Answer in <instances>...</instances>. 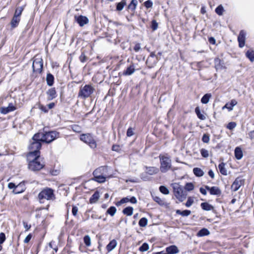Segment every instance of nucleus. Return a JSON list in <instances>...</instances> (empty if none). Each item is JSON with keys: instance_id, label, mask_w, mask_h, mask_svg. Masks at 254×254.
Instances as JSON below:
<instances>
[{"instance_id": "1", "label": "nucleus", "mask_w": 254, "mask_h": 254, "mask_svg": "<svg viewBox=\"0 0 254 254\" xmlns=\"http://www.w3.org/2000/svg\"><path fill=\"white\" fill-rule=\"evenodd\" d=\"M60 136L59 132L56 131H51L48 132H39L34 135V139L41 140L42 142L51 143Z\"/></svg>"}, {"instance_id": "2", "label": "nucleus", "mask_w": 254, "mask_h": 254, "mask_svg": "<svg viewBox=\"0 0 254 254\" xmlns=\"http://www.w3.org/2000/svg\"><path fill=\"white\" fill-rule=\"evenodd\" d=\"M41 140H37L32 138V141L29 146V152L27 155V158L31 159L34 156L37 157L40 155L39 150L41 147Z\"/></svg>"}, {"instance_id": "3", "label": "nucleus", "mask_w": 254, "mask_h": 254, "mask_svg": "<svg viewBox=\"0 0 254 254\" xmlns=\"http://www.w3.org/2000/svg\"><path fill=\"white\" fill-rule=\"evenodd\" d=\"M40 155L38 156H34L31 159L27 158L29 162L28 167L29 169L33 171H39L42 169L44 164L40 161Z\"/></svg>"}, {"instance_id": "4", "label": "nucleus", "mask_w": 254, "mask_h": 254, "mask_svg": "<svg viewBox=\"0 0 254 254\" xmlns=\"http://www.w3.org/2000/svg\"><path fill=\"white\" fill-rule=\"evenodd\" d=\"M38 198L41 203L44 202V200H54L55 195L54 193V190L49 188L43 189L38 194Z\"/></svg>"}, {"instance_id": "5", "label": "nucleus", "mask_w": 254, "mask_h": 254, "mask_svg": "<svg viewBox=\"0 0 254 254\" xmlns=\"http://www.w3.org/2000/svg\"><path fill=\"white\" fill-rule=\"evenodd\" d=\"M95 89L89 84H86L83 87H81L78 94V97L85 99L91 95Z\"/></svg>"}, {"instance_id": "6", "label": "nucleus", "mask_w": 254, "mask_h": 254, "mask_svg": "<svg viewBox=\"0 0 254 254\" xmlns=\"http://www.w3.org/2000/svg\"><path fill=\"white\" fill-rule=\"evenodd\" d=\"M160 169L162 173H166L171 168V160L170 157L164 155H160Z\"/></svg>"}, {"instance_id": "7", "label": "nucleus", "mask_w": 254, "mask_h": 254, "mask_svg": "<svg viewBox=\"0 0 254 254\" xmlns=\"http://www.w3.org/2000/svg\"><path fill=\"white\" fill-rule=\"evenodd\" d=\"M173 191L176 197L180 201H184L187 196V193L184 191L183 188L178 184L173 185Z\"/></svg>"}, {"instance_id": "8", "label": "nucleus", "mask_w": 254, "mask_h": 254, "mask_svg": "<svg viewBox=\"0 0 254 254\" xmlns=\"http://www.w3.org/2000/svg\"><path fill=\"white\" fill-rule=\"evenodd\" d=\"M80 139L82 141L88 144L92 148H95L97 147L95 140L90 133L81 134Z\"/></svg>"}, {"instance_id": "9", "label": "nucleus", "mask_w": 254, "mask_h": 254, "mask_svg": "<svg viewBox=\"0 0 254 254\" xmlns=\"http://www.w3.org/2000/svg\"><path fill=\"white\" fill-rule=\"evenodd\" d=\"M43 60L41 58H35L32 64L33 71L34 72L41 73L43 68Z\"/></svg>"}, {"instance_id": "10", "label": "nucleus", "mask_w": 254, "mask_h": 254, "mask_svg": "<svg viewBox=\"0 0 254 254\" xmlns=\"http://www.w3.org/2000/svg\"><path fill=\"white\" fill-rule=\"evenodd\" d=\"M245 180L242 177H237L231 186V189L234 191H237L240 188L244 185Z\"/></svg>"}, {"instance_id": "11", "label": "nucleus", "mask_w": 254, "mask_h": 254, "mask_svg": "<svg viewBox=\"0 0 254 254\" xmlns=\"http://www.w3.org/2000/svg\"><path fill=\"white\" fill-rule=\"evenodd\" d=\"M205 189L209 191L210 194L220 196L221 194V190L217 187H210L208 186H205Z\"/></svg>"}, {"instance_id": "12", "label": "nucleus", "mask_w": 254, "mask_h": 254, "mask_svg": "<svg viewBox=\"0 0 254 254\" xmlns=\"http://www.w3.org/2000/svg\"><path fill=\"white\" fill-rule=\"evenodd\" d=\"M75 21L79 24L80 26H83L88 23V19L86 17L82 15L74 16Z\"/></svg>"}, {"instance_id": "13", "label": "nucleus", "mask_w": 254, "mask_h": 254, "mask_svg": "<svg viewBox=\"0 0 254 254\" xmlns=\"http://www.w3.org/2000/svg\"><path fill=\"white\" fill-rule=\"evenodd\" d=\"M107 167L101 166L95 170L93 173V176L106 175L107 174Z\"/></svg>"}, {"instance_id": "14", "label": "nucleus", "mask_w": 254, "mask_h": 254, "mask_svg": "<svg viewBox=\"0 0 254 254\" xmlns=\"http://www.w3.org/2000/svg\"><path fill=\"white\" fill-rule=\"evenodd\" d=\"M144 169L145 173L151 176L157 174L159 171V168L153 166H145Z\"/></svg>"}, {"instance_id": "15", "label": "nucleus", "mask_w": 254, "mask_h": 254, "mask_svg": "<svg viewBox=\"0 0 254 254\" xmlns=\"http://www.w3.org/2000/svg\"><path fill=\"white\" fill-rule=\"evenodd\" d=\"M246 39V33L244 30H241L238 37L239 46L240 48H243L245 46Z\"/></svg>"}, {"instance_id": "16", "label": "nucleus", "mask_w": 254, "mask_h": 254, "mask_svg": "<svg viewBox=\"0 0 254 254\" xmlns=\"http://www.w3.org/2000/svg\"><path fill=\"white\" fill-rule=\"evenodd\" d=\"M21 186V184L20 183L18 185L15 186V185L13 183H9L8 184V188L9 189H13V192L15 194L19 193L24 191L23 189H21V190H17V189L19 188Z\"/></svg>"}, {"instance_id": "17", "label": "nucleus", "mask_w": 254, "mask_h": 254, "mask_svg": "<svg viewBox=\"0 0 254 254\" xmlns=\"http://www.w3.org/2000/svg\"><path fill=\"white\" fill-rule=\"evenodd\" d=\"M237 101L235 99H232L230 102L227 103L225 106L222 107V109L226 108L229 111H231L233 110V107L237 104Z\"/></svg>"}, {"instance_id": "18", "label": "nucleus", "mask_w": 254, "mask_h": 254, "mask_svg": "<svg viewBox=\"0 0 254 254\" xmlns=\"http://www.w3.org/2000/svg\"><path fill=\"white\" fill-rule=\"evenodd\" d=\"M15 109V108L12 105L9 104L7 107H1L0 112L3 114H6L10 112L13 111Z\"/></svg>"}, {"instance_id": "19", "label": "nucleus", "mask_w": 254, "mask_h": 254, "mask_svg": "<svg viewBox=\"0 0 254 254\" xmlns=\"http://www.w3.org/2000/svg\"><path fill=\"white\" fill-rule=\"evenodd\" d=\"M166 250L168 254H176L179 252V250L178 248L175 245H172L167 247L166 249Z\"/></svg>"}, {"instance_id": "20", "label": "nucleus", "mask_w": 254, "mask_h": 254, "mask_svg": "<svg viewBox=\"0 0 254 254\" xmlns=\"http://www.w3.org/2000/svg\"><path fill=\"white\" fill-rule=\"evenodd\" d=\"M47 94L48 95V100H52L53 99L55 98L56 97V91L55 88H51L49 89Z\"/></svg>"}, {"instance_id": "21", "label": "nucleus", "mask_w": 254, "mask_h": 254, "mask_svg": "<svg viewBox=\"0 0 254 254\" xmlns=\"http://www.w3.org/2000/svg\"><path fill=\"white\" fill-rule=\"evenodd\" d=\"M100 197V194L98 191H96L89 199L90 203H95L97 202Z\"/></svg>"}, {"instance_id": "22", "label": "nucleus", "mask_w": 254, "mask_h": 254, "mask_svg": "<svg viewBox=\"0 0 254 254\" xmlns=\"http://www.w3.org/2000/svg\"><path fill=\"white\" fill-rule=\"evenodd\" d=\"M107 177V175L94 176V178L92 179V180L96 181L100 183H104L106 181V179Z\"/></svg>"}, {"instance_id": "23", "label": "nucleus", "mask_w": 254, "mask_h": 254, "mask_svg": "<svg viewBox=\"0 0 254 254\" xmlns=\"http://www.w3.org/2000/svg\"><path fill=\"white\" fill-rule=\"evenodd\" d=\"M20 20V17H17L16 16H13L10 22L11 27L12 28L16 27L18 26Z\"/></svg>"}, {"instance_id": "24", "label": "nucleus", "mask_w": 254, "mask_h": 254, "mask_svg": "<svg viewBox=\"0 0 254 254\" xmlns=\"http://www.w3.org/2000/svg\"><path fill=\"white\" fill-rule=\"evenodd\" d=\"M117 242L116 240H112L107 246L106 249L108 252L112 251L117 246Z\"/></svg>"}, {"instance_id": "25", "label": "nucleus", "mask_w": 254, "mask_h": 254, "mask_svg": "<svg viewBox=\"0 0 254 254\" xmlns=\"http://www.w3.org/2000/svg\"><path fill=\"white\" fill-rule=\"evenodd\" d=\"M201 207L202 209L206 211H210L214 209V207L207 202H203L201 204Z\"/></svg>"}, {"instance_id": "26", "label": "nucleus", "mask_w": 254, "mask_h": 254, "mask_svg": "<svg viewBox=\"0 0 254 254\" xmlns=\"http://www.w3.org/2000/svg\"><path fill=\"white\" fill-rule=\"evenodd\" d=\"M243 152L241 148L237 147L235 149V157L238 159H241L243 157Z\"/></svg>"}, {"instance_id": "27", "label": "nucleus", "mask_w": 254, "mask_h": 254, "mask_svg": "<svg viewBox=\"0 0 254 254\" xmlns=\"http://www.w3.org/2000/svg\"><path fill=\"white\" fill-rule=\"evenodd\" d=\"M193 173L196 176L198 177L203 176L204 174V172L201 169L197 167L194 168L193 169Z\"/></svg>"}, {"instance_id": "28", "label": "nucleus", "mask_w": 254, "mask_h": 254, "mask_svg": "<svg viewBox=\"0 0 254 254\" xmlns=\"http://www.w3.org/2000/svg\"><path fill=\"white\" fill-rule=\"evenodd\" d=\"M135 71L134 67L133 65H131L128 67L127 69L124 71V74L125 75H131Z\"/></svg>"}, {"instance_id": "29", "label": "nucleus", "mask_w": 254, "mask_h": 254, "mask_svg": "<svg viewBox=\"0 0 254 254\" xmlns=\"http://www.w3.org/2000/svg\"><path fill=\"white\" fill-rule=\"evenodd\" d=\"M214 64L215 68L217 70L222 69L223 65L221 63V61L219 58H216L215 59Z\"/></svg>"}, {"instance_id": "30", "label": "nucleus", "mask_w": 254, "mask_h": 254, "mask_svg": "<svg viewBox=\"0 0 254 254\" xmlns=\"http://www.w3.org/2000/svg\"><path fill=\"white\" fill-rule=\"evenodd\" d=\"M127 4L126 0H122L121 2L117 3L116 10L121 11L123 9L124 6Z\"/></svg>"}, {"instance_id": "31", "label": "nucleus", "mask_w": 254, "mask_h": 254, "mask_svg": "<svg viewBox=\"0 0 254 254\" xmlns=\"http://www.w3.org/2000/svg\"><path fill=\"white\" fill-rule=\"evenodd\" d=\"M47 84L49 86L53 85L54 81V76L51 73H48L46 77Z\"/></svg>"}, {"instance_id": "32", "label": "nucleus", "mask_w": 254, "mask_h": 254, "mask_svg": "<svg viewBox=\"0 0 254 254\" xmlns=\"http://www.w3.org/2000/svg\"><path fill=\"white\" fill-rule=\"evenodd\" d=\"M133 208L131 206L126 207L123 209V212L124 214L127 216H131L133 213Z\"/></svg>"}, {"instance_id": "33", "label": "nucleus", "mask_w": 254, "mask_h": 254, "mask_svg": "<svg viewBox=\"0 0 254 254\" xmlns=\"http://www.w3.org/2000/svg\"><path fill=\"white\" fill-rule=\"evenodd\" d=\"M225 164L224 163H221L218 165V168L221 174L226 176L227 175V171L226 169L225 168Z\"/></svg>"}, {"instance_id": "34", "label": "nucleus", "mask_w": 254, "mask_h": 254, "mask_svg": "<svg viewBox=\"0 0 254 254\" xmlns=\"http://www.w3.org/2000/svg\"><path fill=\"white\" fill-rule=\"evenodd\" d=\"M195 112L197 115V117L201 120H204L206 119V117L204 115L201 113L199 108L197 107L195 109Z\"/></svg>"}, {"instance_id": "35", "label": "nucleus", "mask_w": 254, "mask_h": 254, "mask_svg": "<svg viewBox=\"0 0 254 254\" xmlns=\"http://www.w3.org/2000/svg\"><path fill=\"white\" fill-rule=\"evenodd\" d=\"M176 212L177 214L181 215L182 216H188L191 213V211L189 210L181 211L180 210L178 209L176 210Z\"/></svg>"}, {"instance_id": "36", "label": "nucleus", "mask_w": 254, "mask_h": 254, "mask_svg": "<svg viewBox=\"0 0 254 254\" xmlns=\"http://www.w3.org/2000/svg\"><path fill=\"white\" fill-rule=\"evenodd\" d=\"M137 4V1L136 0H132L131 2L128 5L127 8L131 10L132 11H133L135 9Z\"/></svg>"}, {"instance_id": "37", "label": "nucleus", "mask_w": 254, "mask_h": 254, "mask_svg": "<svg viewBox=\"0 0 254 254\" xmlns=\"http://www.w3.org/2000/svg\"><path fill=\"white\" fill-rule=\"evenodd\" d=\"M209 234V231L207 229L203 228L198 231L197 236L198 237H203L208 235Z\"/></svg>"}, {"instance_id": "38", "label": "nucleus", "mask_w": 254, "mask_h": 254, "mask_svg": "<svg viewBox=\"0 0 254 254\" xmlns=\"http://www.w3.org/2000/svg\"><path fill=\"white\" fill-rule=\"evenodd\" d=\"M246 57L251 62L254 61V51L252 50H249L246 53Z\"/></svg>"}, {"instance_id": "39", "label": "nucleus", "mask_w": 254, "mask_h": 254, "mask_svg": "<svg viewBox=\"0 0 254 254\" xmlns=\"http://www.w3.org/2000/svg\"><path fill=\"white\" fill-rule=\"evenodd\" d=\"M211 97V95L210 94H205L201 98V102L203 104H207Z\"/></svg>"}, {"instance_id": "40", "label": "nucleus", "mask_w": 254, "mask_h": 254, "mask_svg": "<svg viewBox=\"0 0 254 254\" xmlns=\"http://www.w3.org/2000/svg\"><path fill=\"white\" fill-rule=\"evenodd\" d=\"M116 211L117 209L115 206H111L108 209L106 213L113 216L115 214Z\"/></svg>"}, {"instance_id": "41", "label": "nucleus", "mask_w": 254, "mask_h": 254, "mask_svg": "<svg viewBox=\"0 0 254 254\" xmlns=\"http://www.w3.org/2000/svg\"><path fill=\"white\" fill-rule=\"evenodd\" d=\"M23 9H24V8L22 6L18 7L16 9L13 16H16L17 17H20V16L21 15V13H22Z\"/></svg>"}, {"instance_id": "42", "label": "nucleus", "mask_w": 254, "mask_h": 254, "mask_svg": "<svg viewBox=\"0 0 254 254\" xmlns=\"http://www.w3.org/2000/svg\"><path fill=\"white\" fill-rule=\"evenodd\" d=\"M148 220L146 218L143 217L140 219L138 224L140 227H145L147 225Z\"/></svg>"}, {"instance_id": "43", "label": "nucleus", "mask_w": 254, "mask_h": 254, "mask_svg": "<svg viewBox=\"0 0 254 254\" xmlns=\"http://www.w3.org/2000/svg\"><path fill=\"white\" fill-rule=\"evenodd\" d=\"M84 243L87 247L91 246V238L89 235H86L83 238Z\"/></svg>"}, {"instance_id": "44", "label": "nucleus", "mask_w": 254, "mask_h": 254, "mask_svg": "<svg viewBox=\"0 0 254 254\" xmlns=\"http://www.w3.org/2000/svg\"><path fill=\"white\" fill-rule=\"evenodd\" d=\"M149 245L148 244L144 243L142 246L139 248V250L140 252H144L147 251L149 249Z\"/></svg>"}, {"instance_id": "45", "label": "nucleus", "mask_w": 254, "mask_h": 254, "mask_svg": "<svg viewBox=\"0 0 254 254\" xmlns=\"http://www.w3.org/2000/svg\"><path fill=\"white\" fill-rule=\"evenodd\" d=\"M223 11H224V8H223V7L222 6V5H219L215 9L216 13L217 14H218L219 15H222L223 14Z\"/></svg>"}, {"instance_id": "46", "label": "nucleus", "mask_w": 254, "mask_h": 254, "mask_svg": "<svg viewBox=\"0 0 254 254\" xmlns=\"http://www.w3.org/2000/svg\"><path fill=\"white\" fill-rule=\"evenodd\" d=\"M159 190L164 194H168L169 193V190L164 186H161L159 187Z\"/></svg>"}, {"instance_id": "47", "label": "nucleus", "mask_w": 254, "mask_h": 254, "mask_svg": "<svg viewBox=\"0 0 254 254\" xmlns=\"http://www.w3.org/2000/svg\"><path fill=\"white\" fill-rule=\"evenodd\" d=\"M193 202H194L193 198L191 197H189L188 198V200H187L186 203H185V205L187 207H189L193 203Z\"/></svg>"}, {"instance_id": "48", "label": "nucleus", "mask_w": 254, "mask_h": 254, "mask_svg": "<svg viewBox=\"0 0 254 254\" xmlns=\"http://www.w3.org/2000/svg\"><path fill=\"white\" fill-rule=\"evenodd\" d=\"M185 189L188 191L192 190L194 189V185L191 183H187L185 186Z\"/></svg>"}, {"instance_id": "49", "label": "nucleus", "mask_w": 254, "mask_h": 254, "mask_svg": "<svg viewBox=\"0 0 254 254\" xmlns=\"http://www.w3.org/2000/svg\"><path fill=\"white\" fill-rule=\"evenodd\" d=\"M201 155L204 158H207L209 156L208 151L205 149L202 148L200 150Z\"/></svg>"}, {"instance_id": "50", "label": "nucleus", "mask_w": 254, "mask_h": 254, "mask_svg": "<svg viewBox=\"0 0 254 254\" xmlns=\"http://www.w3.org/2000/svg\"><path fill=\"white\" fill-rule=\"evenodd\" d=\"M72 130L76 132H80L81 131V127L77 125H73L71 126Z\"/></svg>"}, {"instance_id": "51", "label": "nucleus", "mask_w": 254, "mask_h": 254, "mask_svg": "<svg viewBox=\"0 0 254 254\" xmlns=\"http://www.w3.org/2000/svg\"><path fill=\"white\" fill-rule=\"evenodd\" d=\"M210 138L209 136L207 134H204L202 137V140L204 143H208L209 141Z\"/></svg>"}, {"instance_id": "52", "label": "nucleus", "mask_w": 254, "mask_h": 254, "mask_svg": "<svg viewBox=\"0 0 254 254\" xmlns=\"http://www.w3.org/2000/svg\"><path fill=\"white\" fill-rule=\"evenodd\" d=\"M144 5L147 8H151L152 7L153 2L151 0H148L144 2Z\"/></svg>"}, {"instance_id": "53", "label": "nucleus", "mask_w": 254, "mask_h": 254, "mask_svg": "<svg viewBox=\"0 0 254 254\" xmlns=\"http://www.w3.org/2000/svg\"><path fill=\"white\" fill-rule=\"evenodd\" d=\"M236 123L235 122H230L227 126V128L232 130L236 127Z\"/></svg>"}, {"instance_id": "54", "label": "nucleus", "mask_w": 254, "mask_h": 254, "mask_svg": "<svg viewBox=\"0 0 254 254\" xmlns=\"http://www.w3.org/2000/svg\"><path fill=\"white\" fill-rule=\"evenodd\" d=\"M6 239L5 235L4 233L1 232L0 233V245L4 243Z\"/></svg>"}, {"instance_id": "55", "label": "nucleus", "mask_w": 254, "mask_h": 254, "mask_svg": "<svg viewBox=\"0 0 254 254\" xmlns=\"http://www.w3.org/2000/svg\"><path fill=\"white\" fill-rule=\"evenodd\" d=\"M151 28L153 30H156L158 28V23L155 20L152 21Z\"/></svg>"}, {"instance_id": "56", "label": "nucleus", "mask_w": 254, "mask_h": 254, "mask_svg": "<svg viewBox=\"0 0 254 254\" xmlns=\"http://www.w3.org/2000/svg\"><path fill=\"white\" fill-rule=\"evenodd\" d=\"M129 198L128 197H124L119 202H118V204H121L125 203H127V202H129Z\"/></svg>"}, {"instance_id": "57", "label": "nucleus", "mask_w": 254, "mask_h": 254, "mask_svg": "<svg viewBox=\"0 0 254 254\" xmlns=\"http://www.w3.org/2000/svg\"><path fill=\"white\" fill-rule=\"evenodd\" d=\"M79 59L81 62L84 63L86 61L87 57L84 54L82 53V54L79 57Z\"/></svg>"}, {"instance_id": "58", "label": "nucleus", "mask_w": 254, "mask_h": 254, "mask_svg": "<svg viewBox=\"0 0 254 254\" xmlns=\"http://www.w3.org/2000/svg\"><path fill=\"white\" fill-rule=\"evenodd\" d=\"M78 209L77 207L75 206H73L72 208V213L73 215L76 216L77 212H78Z\"/></svg>"}, {"instance_id": "59", "label": "nucleus", "mask_w": 254, "mask_h": 254, "mask_svg": "<svg viewBox=\"0 0 254 254\" xmlns=\"http://www.w3.org/2000/svg\"><path fill=\"white\" fill-rule=\"evenodd\" d=\"M133 134V131L132 128L129 127L128 128L127 132V136L130 137Z\"/></svg>"}, {"instance_id": "60", "label": "nucleus", "mask_w": 254, "mask_h": 254, "mask_svg": "<svg viewBox=\"0 0 254 254\" xmlns=\"http://www.w3.org/2000/svg\"><path fill=\"white\" fill-rule=\"evenodd\" d=\"M141 49V47H140V44L139 43H136L134 48H133V50L136 52H138Z\"/></svg>"}, {"instance_id": "61", "label": "nucleus", "mask_w": 254, "mask_h": 254, "mask_svg": "<svg viewBox=\"0 0 254 254\" xmlns=\"http://www.w3.org/2000/svg\"><path fill=\"white\" fill-rule=\"evenodd\" d=\"M32 238V235L31 234H29L24 239V242L25 243H28L30 241Z\"/></svg>"}, {"instance_id": "62", "label": "nucleus", "mask_w": 254, "mask_h": 254, "mask_svg": "<svg viewBox=\"0 0 254 254\" xmlns=\"http://www.w3.org/2000/svg\"><path fill=\"white\" fill-rule=\"evenodd\" d=\"M40 109L45 113H47L48 111V108L43 105H40Z\"/></svg>"}, {"instance_id": "63", "label": "nucleus", "mask_w": 254, "mask_h": 254, "mask_svg": "<svg viewBox=\"0 0 254 254\" xmlns=\"http://www.w3.org/2000/svg\"><path fill=\"white\" fill-rule=\"evenodd\" d=\"M248 135L251 139H254V130L250 131Z\"/></svg>"}, {"instance_id": "64", "label": "nucleus", "mask_w": 254, "mask_h": 254, "mask_svg": "<svg viewBox=\"0 0 254 254\" xmlns=\"http://www.w3.org/2000/svg\"><path fill=\"white\" fill-rule=\"evenodd\" d=\"M23 224L26 231L28 230L31 228V225H28L26 222L23 221Z\"/></svg>"}]
</instances>
